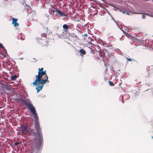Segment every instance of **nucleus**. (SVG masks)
<instances>
[{"label":"nucleus","mask_w":153,"mask_h":153,"mask_svg":"<svg viewBox=\"0 0 153 153\" xmlns=\"http://www.w3.org/2000/svg\"><path fill=\"white\" fill-rule=\"evenodd\" d=\"M30 112L34 115L33 118L35 123V127L36 131H41V128L39 123V120L37 114L36 112L35 107L33 105L29 109Z\"/></svg>","instance_id":"f257e3e1"},{"label":"nucleus","mask_w":153,"mask_h":153,"mask_svg":"<svg viewBox=\"0 0 153 153\" xmlns=\"http://www.w3.org/2000/svg\"><path fill=\"white\" fill-rule=\"evenodd\" d=\"M93 36L92 35H88L87 33V42L89 44H87V50L88 53H90L92 54L94 53L95 52V48L92 45H94L91 43V42L93 39L92 38Z\"/></svg>","instance_id":"f03ea898"},{"label":"nucleus","mask_w":153,"mask_h":153,"mask_svg":"<svg viewBox=\"0 0 153 153\" xmlns=\"http://www.w3.org/2000/svg\"><path fill=\"white\" fill-rule=\"evenodd\" d=\"M38 135L37 142L36 145L35 147L38 151L42 150V143L43 142V136L42 131H36Z\"/></svg>","instance_id":"7ed1b4c3"},{"label":"nucleus","mask_w":153,"mask_h":153,"mask_svg":"<svg viewBox=\"0 0 153 153\" xmlns=\"http://www.w3.org/2000/svg\"><path fill=\"white\" fill-rule=\"evenodd\" d=\"M46 79L45 80L42 79L38 81L37 84L35 85L36 86V89L37 91V93H38L39 91L41 90L43 87V86L47 82H49L48 80V76L47 75L46 76Z\"/></svg>","instance_id":"20e7f679"},{"label":"nucleus","mask_w":153,"mask_h":153,"mask_svg":"<svg viewBox=\"0 0 153 153\" xmlns=\"http://www.w3.org/2000/svg\"><path fill=\"white\" fill-rule=\"evenodd\" d=\"M38 42L47 45L49 44L48 39L46 38V35L45 33H43L41 35L40 37L37 39Z\"/></svg>","instance_id":"39448f33"},{"label":"nucleus","mask_w":153,"mask_h":153,"mask_svg":"<svg viewBox=\"0 0 153 153\" xmlns=\"http://www.w3.org/2000/svg\"><path fill=\"white\" fill-rule=\"evenodd\" d=\"M19 100L22 103H23L28 109L33 105L31 102L30 101L29 99L24 100L19 99Z\"/></svg>","instance_id":"423d86ee"},{"label":"nucleus","mask_w":153,"mask_h":153,"mask_svg":"<svg viewBox=\"0 0 153 153\" xmlns=\"http://www.w3.org/2000/svg\"><path fill=\"white\" fill-rule=\"evenodd\" d=\"M43 75L39 74V73H38V75L35 76L36 79L31 84V85L33 84L34 85H36L37 84L38 81L39 80L43 79L42 78V76Z\"/></svg>","instance_id":"0eeeda50"},{"label":"nucleus","mask_w":153,"mask_h":153,"mask_svg":"<svg viewBox=\"0 0 153 153\" xmlns=\"http://www.w3.org/2000/svg\"><path fill=\"white\" fill-rule=\"evenodd\" d=\"M20 130L22 133L27 134L30 131V128L26 126L23 125L21 126Z\"/></svg>","instance_id":"6e6552de"},{"label":"nucleus","mask_w":153,"mask_h":153,"mask_svg":"<svg viewBox=\"0 0 153 153\" xmlns=\"http://www.w3.org/2000/svg\"><path fill=\"white\" fill-rule=\"evenodd\" d=\"M56 15H59L64 18H66L67 16V15L66 14L64 13L62 11H61L58 8H57L56 9Z\"/></svg>","instance_id":"1a4fd4ad"},{"label":"nucleus","mask_w":153,"mask_h":153,"mask_svg":"<svg viewBox=\"0 0 153 153\" xmlns=\"http://www.w3.org/2000/svg\"><path fill=\"white\" fill-rule=\"evenodd\" d=\"M18 19L13 18H12V24L14 25V27L17 26L19 25V24L17 22Z\"/></svg>","instance_id":"9d476101"},{"label":"nucleus","mask_w":153,"mask_h":153,"mask_svg":"<svg viewBox=\"0 0 153 153\" xmlns=\"http://www.w3.org/2000/svg\"><path fill=\"white\" fill-rule=\"evenodd\" d=\"M38 70L39 71L38 73H39V74L43 75H46V71H43V68H39Z\"/></svg>","instance_id":"9b49d317"},{"label":"nucleus","mask_w":153,"mask_h":153,"mask_svg":"<svg viewBox=\"0 0 153 153\" xmlns=\"http://www.w3.org/2000/svg\"><path fill=\"white\" fill-rule=\"evenodd\" d=\"M79 53H80V55L81 54L84 55L85 54V51L83 49H80L79 50Z\"/></svg>","instance_id":"f8f14e48"},{"label":"nucleus","mask_w":153,"mask_h":153,"mask_svg":"<svg viewBox=\"0 0 153 153\" xmlns=\"http://www.w3.org/2000/svg\"><path fill=\"white\" fill-rule=\"evenodd\" d=\"M16 78V75H14L13 76H11V79L12 80H15Z\"/></svg>","instance_id":"ddd939ff"},{"label":"nucleus","mask_w":153,"mask_h":153,"mask_svg":"<svg viewBox=\"0 0 153 153\" xmlns=\"http://www.w3.org/2000/svg\"><path fill=\"white\" fill-rule=\"evenodd\" d=\"M87 32H88V35H92L93 33H92L91 32V31L89 29H87Z\"/></svg>","instance_id":"4468645a"},{"label":"nucleus","mask_w":153,"mask_h":153,"mask_svg":"<svg viewBox=\"0 0 153 153\" xmlns=\"http://www.w3.org/2000/svg\"><path fill=\"white\" fill-rule=\"evenodd\" d=\"M108 83L109 85L111 86H113L114 85V84L113 82L112 81H108Z\"/></svg>","instance_id":"2eb2a0df"},{"label":"nucleus","mask_w":153,"mask_h":153,"mask_svg":"<svg viewBox=\"0 0 153 153\" xmlns=\"http://www.w3.org/2000/svg\"><path fill=\"white\" fill-rule=\"evenodd\" d=\"M63 27L64 29H67L68 28V26L66 24H64L63 25Z\"/></svg>","instance_id":"dca6fc26"},{"label":"nucleus","mask_w":153,"mask_h":153,"mask_svg":"<svg viewBox=\"0 0 153 153\" xmlns=\"http://www.w3.org/2000/svg\"><path fill=\"white\" fill-rule=\"evenodd\" d=\"M4 88L6 89H7L8 90H11L10 88L7 85H5Z\"/></svg>","instance_id":"f3484780"},{"label":"nucleus","mask_w":153,"mask_h":153,"mask_svg":"<svg viewBox=\"0 0 153 153\" xmlns=\"http://www.w3.org/2000/svg\"><path fill=\"white\" fill-rule=\"evenodd\" d=\"M0 48H2L3 49H4V50L6 51V49H5L4 47L3 46V44H1L0 42Z\"/></svg>","instance_id":"a211bd4d"},{"label":"nucleus","mask_w":153,"mask_h":153,"mask_svg":"<svg viewBox=\"0 0 153 153\" xmlns=\"http://www.w3.org/2000/svg\"><path fill=\"white\" fill-rule=\"evenodd\" d=\"M126 59L128 60V61H133V59L131 58H128L127 57H126Z\"/></svg>","instance_id":"6ab92c4d"},{"label":"nucleus","mask_w":153,"mask_h":153,"mask_svg":"<svg viewBox=\"0 0 153 153\" xmlns=\"http://www.w3.org/2000/svg\"><path fill=\"white\" fill-rule=\"evenodd\" d=\"M19 144V143L18 142H16L14 143V145L15 146H17Z\"/></svg>","instance_id":"aec40b11"},{"label":"nucleus","mask_w":153,"mask_h":153,"mask_svg":"<svg viewBox=\"0 0 153 153\" xmlns=\"http://www.w3.org/2000/svg\"><path fill=\"white\" fill-rule=\"evenodd\" d=\"M134 13V14H143V13Z\"/></svg>","instance_id":"412c9836"},{"label":"nucleus","mask_w":153,"mask_h":153,"mask_svg":"<svg viewBox=\"0 0 153 153\" xmlns=\"http://www.w3.org/2000/svg\"><path fill=\"white\" fill-rule=\"evenodd\" d=\"M146 18V16L145 15H143L142 16V18L143 19H144L145 18Z\"/></svg>","instance_id":"4be33fe9"},{"label":"nucleus","mask_w":153,"mask_h":153,"mask_svg":"<svg viewBox=\"0 0 153 153\" xmlns=\"http://www.w3.org/2000/svg\"><path fill=\"white\" fill-rule=\"evenodd\" d=\"M56 9H55V10H52L53 12V13H55V12H56Z\"/></svg>","instance_id":"5701e85b"},{"label":"nucleus","mask_w":153,"mask_h":153,"mask_svg":"<svg viewBox=\"0 0 153 153\" xmlns=\"http://www.w3.org/2000/svg\"><path fill=\"white\" fill-rule=\"evenodd\" d=\"M120 11L122 12L123 14H124V13H126V12H125V11H122V10H120Z\"/></svg>","instance_id":"b1692460"},{"label":"nucleus","mask_w":153,"mask_h":153,"mask_svg":"<svg viewBox=\"0 0 153 153\" xmlns=\"http://www.w3.org/2000/svg\"><path fill=\"white\" fill-rule=\"evenodd\" d=\"M126 14L127 15H129V13L128 12H127L126 13Z\"/></svg>","instance_id":"393cba45"},{"label":"nucleus","mask_w":153,"mask_h":153,"mask_svg":"<svg viewBox=\"0 0 153 153\" xmlns=\"http://www.w3.org/2000/svg\"><path fill=\"white\" fill-rule=\"evenodd\" d=\"M84 36H86V33L84 34Z\"/></svg>","instance_id":"a878e982"},{"label":"nucleus","mask_w":153,"mask_h":153,"mask_svg":"<svg viewBox=\"0 0 153 153\" xmlns=\"http://www.w3.org/2000/svg\"><path fill=\"white\" fill-rule=\"evenodd\" d=\"M23 59V58H20V59Z\"/></svg>","instance_id":"bb28decb"},{"label":"nucleus","mask_w":153,"mask_h":153,"mask_svg":"<svg viewBox=\"0 0 153 153\" xmlns=\"http://www.w3.org/2000/svg\"><path fill=\"white\" fill-rule=\"evenodd\" d=\"M123 103L124 102V100L123 99Z\"/></svg>","instance_id":"cd10ccee"},{"label":"nucleus","mask_w":153,"mask_h":153,"mask_svg":"<svg viewBox=\"0 0 153 153\" xmlns=\"http://www.w3.org/2000/svg\"><path fill=\"white\" fill-rule=\"evenodd\" d=\"M21 39L22 40H23V39H22V38L21 37Z\"/></svg>","instance_id":"c85d7f7f"},{"label":"nucleus","mask_w":153,"mask_h":153,"mask_svg":"<svg viewBox=\"0 0 153 153\" xmlns=\"http://www.w3.org/2000/svg\"><path fill=\"white\" fill-rule=\"evenodd\" d=\"M152 139H153V136H152Z\"/></svg>","instance_id":"c756f323"}]
</instances>
